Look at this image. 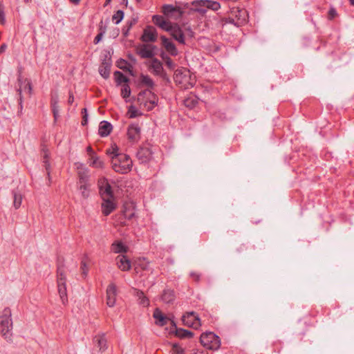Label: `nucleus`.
<instances>
[{
	"label": "nucleus",
	"instance_id": "64",
	"mask_svg": "<svg viewBox=\"0 0 354 354\" xmlns=\"http://www.w3.org/2000/svg\"><path fill=\"white\" fill-rule=\"evenodd\" d=\"M111 155H115V156H118V155H119V154H118V153H115L114 152H112V153H111Z\"/></svg>",
	"mask_w": 354,
	"mask_h": 354
},
{
	"label": "nucleus",
	"instance_id": "36",
	"mask_svg": "<svg viewBox=\"0 0 354 354\" xmlns=\"http://www.w3.org/2000/svg\"><path fill=\"white\" fill-rule=\"evenodd\" d=\"M59 96L57 93H51L50 106L52 109H59Z\"/></svg>",
	"mask_w": 354,
	"mask_h": 354
},
{
	"label": "nucleus",
	"instance_id": "7",
	"mask_svg": "<svg viewBox=\"0 0 354 354\" xmlns=\"http://www.w3.org/2000/svg\"><path fill=\"white\" fill-rule=\"evenodd\" d=\"M192 5L195 10L201 14H205L207 9L217 11L221 8L220 3L212 0H196Z\"/></svg>",
	"mask_w": 354,
	"mask_h": 354
},
{
	"label": "nucleus",
	"instance_id": "5",
	"mask_svg": "<svg viewBox=\"0 0 354 354\" xmlns=\"http://www.w3.org/2000/svg\"><path fill=\"white\" fill-rule=\"evenodd\" d=\"M174 82L182 88L188 89L194 86L189 71L185 68L177 69L174 73Z\"/></svg>",
	"mask_w": 354,
	"mask_h": 354
},
{
	"label": "nucleus",
	"instance_id": "58",
	"mask_svg": "<svg viewBox=\"0 0 354 354\" xmlns=\"http://www.w3.org/2000/svg\"><path fill=\"white\" fill-rule=\"evenodd\" d=\"M274 346H277V347L278 346L279 347V350L277 351V352L279 353L280 351V349L281 348V342L279 341L274 342Z\"/></svg>",
	"mask_w": 354,
	"mask_h": 354
},
{
	"label": "nucleus",
	"instance_id": "44",
	"mask_svg": "<svg viewBox=\"0 0 354 354\" xmlns=\"http://www.w3.org/2000/svg\"><path fill=\"white\" fill-rule=\"evenodd\" d=\"M165 18L161 15H153L152 17V21L155 25L160 27L165 21Z\"/></svg>",
	"mask_w": 354,
	"mask_h": 354
},
{
	"label": "nucleus",
	"instance_id": "9",
	"mask_svg": "<svg viewBox=\"0 0 354 354\" xmlns=\"http://www.w3.org/2000/svg\"><path fill=\"white\" fill-rule=\"evenodd\" d=\"M162 13L168 19L178 20L182 17L183 12L178 6L166 4L162 6Z\"/></svg>",
	"mask_w": 354,
	"mask_h": 354
},
{
	"label": "nucleus",
	"instance_id": "23",
	"mask_svg": "<svg viewBox=\"0 0 354 354\" xmlns=\"http://www.w3.org/2000/svg\"><path fill=\"white\" fill-rule=\"evenodd\" d=\"M171 325L175 328V335L180 339H191L194 337V333L190 330L177 328L174 321H171Z\"/></svg>",
	"mask_w": 354,
	"mask_h": 354
},
{
	"label": "nucleus",
	"instance_id": "3",
	"mask_svg": "<svg viewBox=\"0 0 354 354\" xmlns=\"http://www.w3.org/2000/svg\"><path fill=\"white\" fill-rule=\"evenodd\" d=\"M12 313L10 308H5L0 314V333L6 338L10 337L12 329Z\"/></svg>",
	"mask_w": 354,
	"mask_h": 354
},
{
	"label": "nucleus",
	"instance_id": "1",
	"mask_svg": "<svg viewBox=\"0 0 354 354\" xmlns=\"http://www.w3.org/2000/svg\"><path fill=\"white\" fill-rule=\"evenodd\" d=\"M77 174V189L81 192V195L84 199L88 198L91 192L90 176L88 171L82 163L76 162L75 164Z\"/></svg>",
	"mask_w": 354,
	"mask_h": 354
},
{
	"label": "nucleus",
	"instance_id": "57",
	"mask_svg": "<svg viewBox=\"0 0 354 354\" xmlns=\"http://www.w3.org/2000/svg\"><path fill=\"white\" fill-rule=\"evenodd\" d=\"M7 48V46L6 44H3L0 47V53H3L6 48Z\"/></svg>",
	"mask_w": 354,
	"mask_h": 354
},
{
	"label": "nucleus",
	"instance_id": "61",
	"mask_svg": "<svg viewBox=\"0 0 354 354\" xmlns=\"http://www.w3.org/2000/svg\"><path fill=\"white\" fill-rule=\"evenodd\" d=\"M136 117V115L134 113H131V115H130V118H135Z\"/></svg>",
	"mask_w": 354,
	"mask_h": 354
},
{
	"label": "nucleus",
	"instance_id": "8",
	"mask_svg": "<svg viewBox=\"0 0 354 354\" xmlns=\"http://www.w3.org/2000/svg\"><path fill=\"white\" fill-rule=\"evenodd\" d=\"M231 15L227 19L226 22L232 24L236 26H241L247 21L248 15L245 10L234 8L231 10Z\"/></svg>",
	"mask_w": 354,
	"mask_h": 354
},
{
	"label": "nucleus",
	"instance_id": "63",
	"mask_svg": "<svg viewBox=\"0 0 354 354\" xmlns=\"http://www.w3.org/2000/svg\"><path fill=\"white\" fill-rule=\"evenodd\" d=\"M351 5L354 6V0H349Z\"/></svg>",
	"mask_w": 354,
	"mask_h": 354
},
{
	"label": "nucleus",
	"instance_id": "4",
	"mask_svg": "<svg viewBox=\"0 0 354 354\" xmlns=\"http://www.w3.org/2000/svg\"><path fill=\"white\" fill-rule=\"evenodd\" d=\"M111 165L116 172L127 174L131 170L133 161L130 156H111Z\"/></svg>",
	"mask_w": 354,
	"mask_h": 354
},
{
	"label": "nucleus",
	"instance_id": "21",
	"mask_svg": "<svg viewBox=\"0 0 354 354\" xmlns=\"http://www.w3.org/2000/svg\"><path fill=\"white\" fill-rule=\"evenodd\" d=\"M160 39L162 41V45L169 54L172 56H176L178 55V50L176 48L174 44L171 40H169L165 36H161Z\"/></svg>",
	"mask_w": 354,
	"mask_h": 354
},
{
	"label": "nucleus",
	"instance_id": "45",
	"mask_svg": "<svg viewBox=\"0 0 354 354\" xmlns=\"http://www.w3.org/2000/svg\"><path fill=\"white\" fill-rule=\"evenodd\" d=\"M165 18L161 15H153L152 17V21L155 25L160 27L165 21Z\"/></svg>",
	"mask_w": 354,
	"mask_h": 354
},
{
	"label": "nucleus",
	"instance_id": "52",
	"mask_svg": "<svg viewBox=\"0 0 354 354\" xmlns=\"http://www.w3.org/2000/svg\"><path fill=\"white\" fill-rule=\"evenodd\" d=\"M185 104L187 106H190V107H192V106H195V102L193 100H190V99H187L185 101Z\"/></svg>",
	"mask_w": 354,
	"mask_h": 354
},
{
	"label": "nucleus",
	"instance_id": "43",
	"mask_svg": "<svg viewBox=\"0 0 354 354\" xmlns=\"http://www.w3.org/2000/svg\"><path fill=\"white\" fill-rule=\"evenodd\" d=\"M174 25V24H171L169 21L165 19L163 21V23H162L161 26L159 28L169 32V31L171 30Z\"/></svg>",
	"mask_w": 354,
	"mask_h": 354
},
{
	"label": "nucleus",
	"instance_id": "14",
	"mask_svg": "<svg viewBox=\"0 0 354 354\" xmlns=\"http://www.w3.org/2000/svg\"><path fill=\"white\" fill-rule=\"evenodd\" d=\"M106 305L109 307H113L115 304L117 297V287L115 283H110L106 288Z\"/></svg>",
	"mask_w": 354,
	"mask_h": 354
},
{
	"label": "nucleus",
	"instance_id": "32",
	"mask_svg": "<svg viewBox=\"0 0 354 354\" xmlns=\"http://www.w3.org/2000/svg\"><path fill=\"white\" fill-rule=\"evenodd\" d=\"M161 299L166 304H171L176 299L175 292L171 289H165L161 295Z\"/></svg>",
	"mask_w": 354,
	"mask_h": 354
},
{
	"label": "nucleus",
	"instance_id": "40",
	"mask_svg": "<svg viewBox=\"0 0 354 354\" xmlns=\"http://www.w3.org/2000/svg\"><path fill=\"white\" fill-rule=\"evenodd\" d=\"M115 223L117 225L124 227L127 225V223L126 222V219L121 214H116L115 216Z\"/></svg>",
	"mask_w": 354,
	"mask_h": 354
},
{
	"label": "nucleus",
	"instance_id": "54",
	"mask_svg": "<svg viewBox=\"0 0 354 354\" xmlns=\"http://www.w3.org/2000/svg\"><path fill=\"white\" fill-rule=\"evenodd\" d=\"M73 102H74L73 94L71 92H70L69 93V96H68V103L69 104H72Z\"/></svg>",
	"mask_w": 354,
	"mask_h": 354
},
{
	"label": "nucleus",
	"instance_id": "11",
	"mask_svg": "<svg viewBox=\"0 0 354 354\" xmlns=\"http://www.w3.org/2000/svg\"><path fill=\"white\" fill-rule=\"evenodd\" d=\"M182 322L185 326L196 329L201 326L200 319L194 312H187L183 315Z\"/></svg>",
	"mask_w": 354,
	"mask_h": 354
},
{
	"label": "nucleus",
	"instance_id": "56",
	"mask_svg": "<svg viewBox=\"0 0 354 354\" xmlns=\"http://www.w3.org/2000/svg\"><path fill=\"white\" fill-rule=\"evenodd\" d=\"M191 276L193 278V279L196 281H198L200 279V275L198 274L192 273Z\"/></svg>",
	"mask_w": 354,
	"mask_h": 354
},
{
	"label": "nucleus",
	"instance_id": "28",
	"mask_svg": "<svg viewBox=\"0 0 354 354\" xmlns=\"http://www.w3.org/2000/svg\"><path fill=\"white\" fill-rule=\"evenodd\" d=\"M139 81L142 87H146V89H149L151 91L153 90L155 83L149 75L142 74L140 76Z\"/></svg>",
	"mask_w": 354,
	"mask_h": 354
},
{
	"label": "nucleus",
	"instance_id": "62",
	"mask_svg": "<svg viewBox=\"0 0 354 354\" xmlns=\"http://www.w3.org/2000/svg\"><path fill=\"white\" fill-rule=\"evenodd\" d=\"M87 151H88V152H91V151H92V148H91V147H87Z\"/></svg>",
	"mask_w": 354,
	"mask_h": 354
},
{
	"label": "nucleus",
	"instance_id": "48",
	"mask_svg": "<svg viewBox=\"0 0 354 354\" xmlns=\"http://www.w3.org/2000/svg\"><path fill=\"white\" fill-rule=\"evenodd\" d=\"M6 23V16L3 10V7L0 1V24L4 25Z\"/></svg>",
	"mask_w": 354,
	"mask_h": 354
},
{
	"label": "nucleus",
	"instance_id": "12",
	"mask_svg": "<svg viewBox=\"0 0 354 354\" xmlns=\"http://www.w3.org/2000/svg\"><path fill=\"white\" fill-rule=\"evenodd\" d=\"M98 186L100 189V193L102 198H113V192L111 189V187L107 179L105 178H101L98 180Z\"/></svg>",
	"mask_w": 354,
	"mask_h": 354
},
{
	"label": "nucleus",
	"instance_id": "30",
	"mask_svg": "<svg viewBox=\"0 0 354 354\" xmlns=\"http://www.w3.org/2000/svg\"><path fill=\"white\" fill-rule=\"evenodd\" d=\"M128 249V247L120 241H114L111 245V251L116 254L127 253Z\"/></svg>",
	"mask_w": 354,
	"mask_h": 354
},
{
	"label": "nucleus",
	"instance_id": "60",
	"mask_svg": "<svg viewBox=\"0 0 354 354\" xmlns=\"http://www.w3.org/2000/svg\"><path fill=\"white\" fill-rule=\"evenodd\" d=\"M167 66H169V67H171L172 66V61L170 59H168V60L167 61Z\"/></svg>",
	"mask_w": 354,
	"mask_h": 354
},
{
	"label": "nucleus",
	"instance_id": "33",
	"mask_svg": "<svg viewBox=\"0 0 354 354\" xmlns=\"http://www.w3.org/2000/svg\"><path fill=\"white\" fill-rule=\"evenodd\" d=\"M136 296L138 297V303L145 307L149 305V299L145 295L144 292L140 290H136Z\"/></svg>",
	"mask_w": 354,
	"mask_h": 354
},
{
	"label": "nucleus",
	"instance_id": "19",
	"mask_svg": "<svg viewBox=\"0 0 354 354\" xmlns=\"http://www.w3.org/2000/svg\"><path fill=\"white\" fill-rule=\"evenodd\" d=\"M127 134L130 141L137 142L140 138V128L137 124H131L129 126Z\"/></svg>",
	"mask_w": 354,
	"mask_h": 354
},
{
	"label": "nucleus",
	"instance_id": "15",
	"mask_svg": "<svg viewBox=\"0 0 354 354\" xmlns=\"http://www.w3.org/2000/svg\"><path fill=\"white\" fill-rule=\"evenodd\" d=\"M158 32L153 26H147L141 36V40L143 42H154L157 40Z\"/></svg>",
	"mask_w": 354,
	"mask_h": 354
},
{
	"label": "nucleus",
	"instance_id": "42",
	"mask_svg": "<svg viewBox=\"0 0 354 354\" xmlns=\"http://www.w3.org/2000/svg\"><path fill=\"white\" fill-rule=\"evenodd\" d=\"M131 95V88L127 84H124L122 86V88L121 89V95L124 99H127Z\"/></svg>",
	"mask_w": 354,
	"mask_h": 354
},
{
	"label": "nucleus",
	"instance_id": "6",
	"mask_svg": "<svg viewBox=\"0 0 354 354\" xmlns=\"http://www.w3.org/2000/svg\"><path fill=\"white\" fill-rule=\"evenodd\" d=\"M200 342L204 347L210 350H218L221 346L220 337L212 332L202 333Z\"/></svg>",
	"mask_w": 354,
	"mask_h": 354
},
{
	"label": "nucleus",
	"instance_id": "59",
	"mask_svg": "<svg viewBox=\"0 0 354 354\" xmlns=\"http://www.w3.org/2000/svg\"><path fill=\"white\" fill-rule=\"evenodd\" d=\"M71 3L74 5H78L80 3V0H69Z\"/></svg>",
	"mask_w": 354,
	"mask_h": 354
},
{
	"label": "nucleus",
	"instance_id": "10",
	"mask_svg": "<svg viewBox=\"0 0 354 354\" xmlns=\"http://www.w3.org/2000/svg\"><path fill=\"white\" fill-rule=\"evenodd\" d=\"M156 49L152 44H143L137 48L136 53L142 59H152L156 55Z\"/></svg>",
	"mask_w": 354,
	"mask_h": 354
},
{
	"label": "nucleus",
	"instance_id": "13",
	"mask_svg": "<svg viewBox=\"0 0 354 354\" xmlns=\"http://www.w3.org/2000/svg\"><path fill=\"white\" fill-rule=\"evenodd\" d=\"M18 81L19 83V88H17V92L19 95V104L20 106L21 107L22 106V101H23L21 93L23 91H27L28 93H29V95H30L31 92H32V84L29 80L23 79L21 77H19Z\"/></svg>",
	"mask_w": 354,
	"mask_h": 354
},
{
	"label": "nucleus",
	"instance_id": "20",
	"mask_svg": "<svg viewBox=\"0 0 354 354\" xmlns=\"http://www.w3.org/2000/svg\"><path fill=\"white\" fill-rule=\"evenodd\" d=\"M93 341L100 352H104L107 349V340L104 333L96 335Z\"/></svg>",
	"mask_w": 354,
	"mask_h": 354
},
{
	"label": "nucleus",
	"instance_id": "22",
	"mask_svg": "<svg viewBox=\"0 0 354 354\" xmlns=\"http://www.w3.org/2000/svg\"><path fill=\"white\" fill-rule=\"evenodd\" d=\"M149 261L145 258L137 259L133 263L135 272L139 274L142 271L148 270L149 269Z\"/></svg>",
	"mask_w": 354,
	"mask_h": 354
},
{
	"label": "nucleus",
	"instance_id": "24",
	"mask_svg": "<svg viewBox=\"0 0 354 354\" xmlns=\"http://www.w3.org/2000/svg\"><path fill=\"white\" fill-rule=\"evenodd\" d=\"M156 319V324L160 326H163L167 324L169 321H171L169 318L166 317L159 308H156L153 311V315Z\"/></svg>",
	"mask_w": 354,
	"mask_h": 354
},
{
	"label": "nucleus",
	"instance_id": "27",
	"mask_svg": "<svg viewBox=\"0 0 354 354\" xmlns=\"http://www.w3.org/2000/svg\"><path fill=\"white\" fill-rule=\"evenodd\" d=\"M112 129L113 127L110 122L103 120L100 123L98 133L101 137H106L111 133Z\"/></svg>",
	"mask_w": 354,
	"mask_h": 354
},
{
	"label": "nucleus",
	"instance_id": "49",
	"mask_svg": "<svg viewBox=\"0 0 354 354\" xmlns=\"http://www.w3.org/2000/svg\"><path fill=\"white\" fill-rule=\"evenodd\" d=\"M337 16V12L335 8L330 7L328 14V18L330 20L333 19L335 17Z\"/></svg>",
	"mask_w": 354,
	"mask_h": 354
},
{
	"label": "nucleus",
	"instance_id": "16",
	"mask_svg": "<svg viewBox=\"0 0 354 354\" xmlns=\"http://www.w3.org/2000/svg\"><path fill=\"white\" fill-rule=\"evenodd\" d=\"M115 263L121 271L127 272L131 269V261L125 254L118 255L115 258Z\"/></svg>",
	"mask_w": 354,
	"mask_h": 354
},
{
	"label": "nucleus",
	"instance_id": "38",
	"mask_svg": "<svg viewBox=\"0 0 354 354\" xmlns=\"http://www.w3.org/2000/svg\"><path fill=\"white\" fill-rule=\"evenodd\" d=\"M124 17V12L122 10H118L114 13V15L112 17V21L115 24H118L123 19Z\"/></svg>",
	"mask_w": 354,
	"mask_h": 354
},
{
	"label": "nucleus",
	"instance_id": "34",
	"mask_svg": "<svg viewBox=\"0 0 354 354\" xmlns=\"http://www.w3.org/2000/svg\"><path fill=\"white\" fill-rule=\"evenodd\" d=\"M88 163L90 166L95 168H102L104 165L99 156H91Z\"/></svg>",
	"mask_w": 354,
	"mask_h": 354
},
{
	"label": "nucleus",
	"instance_id": "26",
	"mask_svg": "<svg viewBox=\"0 0 354 354\" xmlns=\"http://www.w3.org/2000/svg\"><path fill=\"white\" fill-rule=\"evenodd\" d=\"M149 69L156 75H160L163 71L162 64L160 61L156 58H152L149 65Z\"/></svg>",
	"mask_w": 354,
	"mask_h": 354
},
{
	"label": "nucleus",
	"instance_id": "39",
	"mask_svg": "<svg viewBox=\"0 0 354 354\" xmlns=\"http://www.w3.org/2000/svg\"><path fill=\"white\" fill-rule=\"evenodd\" d=\"M99 73L104 78H108L110 74V66L108 65L100 66L99 68Z\"/></svg>",
	"mask_w": 354,
	"mask_h": 354
},
{
	"label": "nucleus",
	"instance_id": "17",
	"mask_svg": "<svg viewBox=\"0 0 354 354\" xmlns=\"http://www.w3.org/2000/svg\"><path fill=\"white\" fill-rule=\"evenodd\" d=\"M121 214L127 220L136 216V205L133 202H126L122 206Z\"/></svg>",
	"mask_w": 354,
	"mask_h": 354
},
{
	"label": "nucleus",
	"instance_id": "55",
	"mask_svg": "<svg viewBox=\"0 0 354 354\" xmlns=\"http://www.w3.org/2000/svg\"><path fill=\"white\" fill-rule=\"evenodd\" d=\"M248 248L245 246V244H242L240 245L239 248H237V251L239 252H243L244 250H247Z\"/></svg>",
	"mask_w": 354,
	"mask_h": 354
},
{
	"label": "nucleus",
	"instance_id": "53",
	"mask_svg": "<svg viewBox=\"0 0 354 354\" xmlns=\"http://www.w3.org/2000/svg\"><path fill=\"white\" fill-rule=\"evenodd\" d=\"M55 120H57L59 117V109H52Z\"/></svg>",
	"mask_w": 354,
	"mask_h": 354
},
{
	"label": "nucleus",
	"instance_id": "46",
	"mask_svg": "<svg viewBox=\"0 0 354 354\" xmlns=\"http://www.w3.org/2000/svg\"><path fill=\"white\" fill-rule=\"evenodd\" d=\"M43 163H44V166L46 168L47 175H48V178H50V168L49 156H44Z\"/></svg>",
	"mask_w": 354,
	"mask_h": 354
},
{
	"label": "nucleus",
	"instance_id": "47",
	"mask_svg": "<svg viewBox=\"0 0 354 354\" xmlns=\"http://www.w3.org/2000/svg\"><path fill=\"white\" fill-rule=\"evenodd\" d=\"M172 352L174 354H184V349L179 346L178 344H174L172 345Z\"/></svg>",
	"mask_w": 354,
	"mask_h": 354
},
{
	"label": "nucleus",
	"instance_id": "2",
	"mask_svg": "<svg viewBox=\"0 0 354 354\" xmlns=\"http://www.w3.org/2000/svg\"><path fill=\"white\" fill-rule=\"evenodd\" d=\"M158 98L151 90L145 89L138 96V102L141 108L147 111L152 110L158 104Z\"/></svg>",
	"mask_w": 354,
	"mask_h": 354
},
{
	"label": "nucleus",
	"instance_id": "25",
	"mask_svg": "<svg viewBox=\"0 0 354 354\" xmlns=\"http://www.w3.org/2000/svg\"><path fill=\"white\" fill-rule=\"evenodd\" d=\"M172 37L180 44H185V36L182 29L177 25L174 24L171 30L169 31Z\"/></svg>",
	"mask_w": 354,
	"mask_h": 354
},
{
	"label": "nucleus",
	"instance_id": "51",
	"mask_svg": "<svg viewBox=\"0 0 354 354\" xmlns=\"http://www.w3.org/2000/svg\"><path fill=\"white\" fill-rule=\"evenodd\" d=\"M104 34V31H102V32H100V33H98L97 35V36L95 37L93 43L95 44H98L101 41V39H102V37H103Z\"/></svg>",
	"mask_w": 354,
	"mask_h": 354
},
{
	"label": "nucleus",
	"instance_id": "18",
	"mask_svg": "<svg viewBox=\"0 0 354 354\" xmlns=\"http://www.w3.org/2000/svg\"><path fill=\"white\" fill-rule=\"evenodd\" d=\"M103 202L102 203V212L104 216L109 215L116 208V204L113 201L114 198H102Z\"/></svg>",
	"mask_w": 354,
	"mask_h": 354
},
{
	"label": "nucleus",
	"instance_id": "29",
	"mask_svg": "<svg viewBox=\"0 0 354 354\" xmlns=\"http://www.w3.org/2000/svg\"><path fill=\"white\" fill-rule=\"evenodd\" d=\"M57 290L63 304H66L68 302V295L66 289V282H57Z\"/></svg>",
	"mask_w": 354,
	"mask_h": 354
},
{
	"label": "nucleus",
	"instance_id": "35",
	"mask_svg": "<svg viewBox=\"0 0 354 354\" xmlns=\"http://www.w3.org/2000/svg\"><path fill=\"white\" fill-rule=\"evenodd\" d=\"M114 77L117 84H120L122 83H126L128 82V78L120 71H115L114 73Z\"/></svg>",
	"mask_w": 354,
	"mask_h": 354
},
{
	"label": "nucleus",
	"instance_id": "50",
	"mask_svg": "<svg viewBox=\"0 0 354 354\" xmlns=\"http://www.w3.org/2000/svg\"><path fill=\"white\" fill-rule=\"evenodd\" d=\"M82 125H86L87 122H88V113H87V109L86 108L83 109L82 110Z\"/></svg>",
	"mask_w": 354,
	"mask_h": 354
},
{
	"label": "nucleus",
	"instance_id": "31",
	"mask_svg": "<svg viewBox=\"0 0 354 354\" xmlns=\"http://www.w3.org/2000/svg\"><path fill=\"white\" fill-rule=\"evenodd\" d=\"M57 282H66L64 261L62 262H59L57 266Z\"/></svg>",
	"mask_w": 354,
	"mask_h": 354
},
{
	"label": "nucleus",
	"instance_id": "41",
	"mask_svg": "<svg viewBox=\"0 0 354 354\" xmlns=\"http://www.w3.org/2000/svg\"><path fill=\"white\" fill-rule=\"evenodd\" d=\"M80 270L82 272V277L84 278H86L88 274V267L87 266V263L85 259H82L80 263Z\"/></svg>",
	"mask_w": 354,
	"mask_h": 354
},
{
	"label": "nucleus",
	"instance_id": "37",
	"mask_svg": "<svg viewBox=\"0 0 354 354\" xmlns=\"http://www.w3.org/2000/svg\"><path fill=\"white\" fill-rule=\"evenodd\" d=\"M13 205L15 209H19L21 205L22 202V196L21 194L13 192Z\"/></svg>",
	"mask_w": 354,
	"mask_h": 354
}]
</instances>
